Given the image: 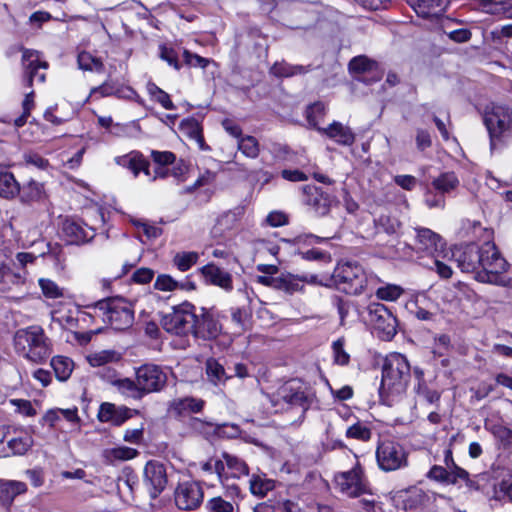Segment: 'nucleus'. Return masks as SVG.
<instances>
[{"instance_id":"49530a36","label":"nucleus","mask_w":512,"mask_h":512,"mask_svg":"<svg viewBox=\"0 0 512 512\" xmlns=\"http://www.w3.org/2000/svg\"><path fill=\"white\" fill-rule=\"evenodd\" d=\"M147 91L151 98L158 102L164 109L172 110L175 109V105L170 99V96L161 88L154 83L147 84Z\"/></svg>"},{"instance_id":"20e7f679","label":"nucleus","mask_w":512,"mask_h":512,"mask_svg":"<svg viewBox=\"0 0 512 512\" xmlns=\"http://www.w3.org/2000/svg\"><path fill=\"white\" fill-rule=\"evenodd\" d=\"M332 281L336 288L346 294L359 295L368 289H373L379 278L373 273L366 272L357 263H338L332 274Z\"/></svg>"},{"instance_id":"13d9d810","label":"nucleus","mask_w":512,"mask_h":512,"mask_svg":"<svg viewBox=\"0 0 512 512\" xmlns=\"http://www.w3.org/2000/svg\"><path fill=\"white\" fill-rule=\"evenodd\" d=\"M10 405L15 408V412L22 416L33 417L36 415V409L32 406V403L26 399H10Z\"/></svg>"},{"instance_id":"6ab92c4d","label":"nucleus","mask_w":512,"mask_h":512,"mask_svg":"<svg viewBox=\"0 0 512 512\" xmlns=\"http://www.w3.org/2000/svg\"><path fill=\"white\" fill-rule=\"evenodd\" d=\"M62 233L70 244H81L94 237L92 227L74 219H66L62 225Z\"/></svg>"},{"instance_id":"4c0bfd02","label":"nucleus","mask_w":512,"mask_h":512,"mask_svg":"<svg viewBox=\"0 0 512 512\" xmlns=\"http://www.w3.org/2000/svg\"><path fill=\"white\" fill-rule=\"evenodd\" d=\"M114 385L117 387L118 391L126 397L139 400L144 396L137 378L135 381L129 378L119 379L114 382Z\"/></svg>"},{"instance_id":"0e129e2a","label":"nucleus","mask_w":512,"mask_h":512,"mask_svg":"<svg viewBox=\"0 0 512 512\" xmlns=\"http://www.w3.org/2000/svg\"><path fill=\"white\" fill-rule=\"evenodd\" d=\"M154 271L150 268L142 267L134 271L132 281L137 284H148L154 277Z\"/></svg>"},{"instance_id":"2eb2a0df","label":"nucleus","mask_w":512,"mask_h":512,"mask_svg":"<svg viewBox=\"0 0 512 512\" xmlns=\"http://www.w3.org/2000/svg\"><path fill=\"white\" fill-rule=\"evenodd\" d=\"M143 474V482L151 498H157L167 485V474L164 465L157 461H148Z\"/></svg>"},{"instance_id":"79ce46f5","label":"nucleus","mask_w":512,"mask_h":512,"mask_svg":"<svg viewBox=\"0 0 512 512\" xmlns=\"http://www.w3.org/2000/svg\"><path fill=\"white\" fill-rule=\"evenodd\" d=\"M270 71L276 77H292L294 75L304 74L308 71V69L302 65H291L282 61L276 62L271 67Z\"/></svg>"},{"instance_id":"e433bc0d","label":"nucleus","mask_w":512,"mask_h":512,"mask_svg":"<svg viewBox=\"0 0 512 512\" xmlns=\"http://www.w3.org/2000/svg\"><path fill=\"white\" fill-rule=\"evenodd\" d=\"M204 407V401L196 398H183L173 401L171 408L177 414L198 413Z\"/></svg>"},{"instance_id":"a878e982","label":"nucleus","mask_w":512,"mask_h":512,"mask_svg":"<svg viewBox=\"0 0 512 512\" xmlns=\"http://www.w3.org/2000/svg\"><path fill=\"white\" fill-rule=\"evenodd\" d=\"M138 455L139 451L137 449L124 445L106 448L101 453L104 463L108 465H116L119 462L129 461L136 458Z\"/></svg>"},{"instance_id":"680f3d73","label":"nucleus","mask_w":512,"mask_h":512,"mask_svg":"<svg viewBox=\"0 0 512 512\" xmlns=\"http://www.w3.org/2000/svg\"><path fill=\"white\" fill-rule=\"evenodd\" d=\"M378 224L388 234L397 233L401 226L399 220L391 215H381Z\"/></svg>"},{"instance_id":"4468645a","label":"nucleus","mask_w":512,"mask_h":512,"mask_svg":"<svg viewBox=\"0 0 512 512\" xmlns=\"http://www.w3.org/2000/svg\"><path fill=\"white\" fill-rule=\"evenodd\" d=\"M397 507L406 512H424L428 507L430 497L422 489L411 487L407 490L397 491L393 497Z\"/></svg>"},{"instance_id":"39448f33","label":"nucleus","mask_w":512,"mask_h":512,"mask_svg":"<svg viewBox=\"0 0 512 512\" xmlns=\"http://www.w3.org/2000/svg\"><path fill=\"white\" fill-rule=\"evenodd\" d=\"M483 123L487 129L490 147L495 149L512 139V108L489 103L483 110Z\"/></svg>"},{"instance_id":"2f4dec72","label":"nucleus","mask_w":512,"mask_h":512,"mask_svg":"<svg viewBox=\"0 0 512 512\" xmlns=\"http://www.w3.org/2000/svg\"><path fill=\"white\" fill-rule=\"evenodd\" d=\"M21 191V186L13 173L0 171V197L6 200L15 199Z\"/></svg>"},{"instance_id":"9b49d317","label":"nucleus","mask_w":512,"mask_h":512,"mask_svg":"<svg viewBox=\"0 0 512 512\" xmlns=\"http://www.w3.org/2000/svg\"><path fill=\"white\" fill-rule=\"evenodd\" d=\"M334 480L337 489L348 497H357L368 490L366 479L358 461L351 470L336 474Z\"/></svg>"},{"instance_id":"8fccbe9b","label":"nucleus","mask_w":512,"mask_h":512,"mask_svg":"<svg viewBox=\"0 0 512 512\" xmlns=\"http://www.w3.org/2000/svg\"><path fill=\"white\" fill-rule=\"evenodd\" d=\"M0 488L3 493H6V497L10 500L27 491V486L24 482L14 480L3 482Z\"/></svg>"},{"instance_id":"69168bd1","label":"nucleus","mask_w":512,"mask_h":512,"mask_svg":"<svg viewBox=\"0 0 512 512\" xmlns=\"http://www.w3.org/2000/svg\"><path fill=\"white\" fill-rule=\"evenodd\" d=\"M151 156L153 161L157 165L167 166L174 163L176 157L172 152L169 151H152Z\"/></svg>"},{"instance_id":"412c9836","label":"nucleus","mask_w":512,"mask_h":512,"mask_svg":"<svg viewBox=\"0 0 512 512\" xmlns=\"http://www.w3.org/2000/svg\"><path fill=\"white\" fill-rule=\"evenodd\" d=\"M244 215L243 207H235L229 211L222 213L216 220L213 232L216 235H226L238 229Z\"/></svg>"},{"instance_id":"a18cd8bd","label":"nucleus","mask_w":512,"mask_h":512,"mask_svg":"<svg viewBox=\"0 0 512 512\" xmlns=\"http://www.w3.org/2000/svg\"><path fill=\"white\" fill-rule=\"evenodd\" d=\"M38 285L44 297L48 299H58L64 296V289L49 278H39Z\"/></svg>"},{"instance_id":"f03ea898","label":"nucleus","mask_w":512,"mask_h":512,"mask_svg":"<svg viewBox=\"0 0 512 512\" xmlns=\"http://www.w3.org/2000/svg\"><path fill=\"white\" fill-rule=\"evenodd\" d=\"M410 378L411 369L407 358L400 353L389 354L383 365L379 388L383 402L393 405L406 392Z\"/></svg>"},{"instance_id":"4be33fe9","label":"nucleus","mask_w":512,"mask_h":512,"mask_svg":"<svg viewBox=\"0 0 512 512\" xmlns=\"http://www.w3.org/2000/svg\"><path fill=\"white\" fill-rule=\"evenodd\" d=\"M303 193L305 195V204L312 207L317 214L325 215L328 213L331 198L327 193L313 185L304 186Z\"/></svg>"},{"instance_id":"bb28decb","label":"nucleus","mask_w":512,"mask_h":512,"mask_svg":"<svg viewBox=\"0 0 512 512\" xmlns=\"http://www.w3.org/2000/svg\"><path fill=\"white\" fill-rule=\"evenodd\" d=\"M118 165L129 169L134 176H138L143 172L147 177H150L149 163L139 152H131L127 155L116 158Z\"/></svg>"},{"instance_id":"a211bd4d","label":"nucleus","mask_w":512,"mask_h":512,"mask_svg":"<svg viewBox=\"0 0 512 512\" xmlns=\"http://www.w3.org/2000/svg\"><path fill=\"white\" fill-rule=\"evenodd\" d=\"M416 247L419 252L433 256L445 248V242L437 233L428 228L416 229Z\"/></svg>"},{"instance_id":"423d86ee","label":"nucleus","mask_w":512,"mask_h":512,"mask_svg":"<svg viewBox=\"0 0 512 512\" xmlns=\"http://www.w3.org/2000/svg\"><path fill=\"white\" fill-rule=\"evenodd\" d=\"M94 313L114 330H126L134 323L133 304L122 297L99 301L94 307Z\"/></svg>"},{"instance_id":"c03bdc74","label":"nucleus","mask_w":512,"mask_h":512,"mask_svg":"<svg viewBox=\"0 0 512 512\" xmlns=\"http://www.w3.org/2000/svg\"><path fill=\"white\" fill-rule=\"evenodd\" d=\"M206 373L209 380L215 385L224 383L228 378V376L225 373L224 367L215 359L207 360Z\"/></svg>"},{"instance_id":"09e8293b","label":"nucleus","mask_w":512,"mask_h":512,"mask_svg":"<svg viewBox=\"0 0 512 512\" xmlns=\"http://www.w3.org/2000/svg\"><path fill=\"white\" fill-rule=\"evenodd\" d=\"M87 359L91 366L99 367L117 361L119 359V356L114 351L104 350L89 355Z\"/></svg>"},{"instance_id":"7c9ffc66","label":"nucleus","mask_w":512,"mask_h":512,"mask_svg":"<svg viewBox=\"0 0 512 512\" xmlns=\"http://www.w3.org/2000/svg\"><path fill=\"white\" fill-rule=\"evenodd\" d=\"M223 459L225 465L224 482L228 480L229 477L241 478L242 476H248L249 469L243 460L228 453L223 454Z\"/></svg>"},{"instance_id":"5fc2aeb1","label":"nucleus","mask_w":512,"mask_h":512,"mask_svg":"<svg viewBox=\"0 0 512 512\" xmlns=\"http://www.w3.org/2000/svg\"><path fill=\"white\" fill-rule=\"evenodd\" d=\"M344 339L339 338L332 343L333 359L337 365L345 366L350 361V355L344 349Z\"/></svg>"},{"instance_id":"603ef678","label":"nucleus","mask_w":512,"mask_h":512,"mask_svg":"<svg viewBox=\"0 0 512 512\" xmlns=\"http://www.w3.org/2000/svg\"><path fill=\"white\" fill-rule=\"evenodd\" d=\"M249 483L250 491L256 496H265L268 491L273 489L272 481L260 476H252Z\"/></svg>"},{"instance_id":"393cba45","label":"nucleus","mask_w":512,"mask_h":512,"mask_svg":"<svg viewBox=\"0 0 512 512\" xmlns=\"http://www.w3.org/2000/svg\"><path fill=\"white\" fill-rule=\"evenodd\" d=\"M317 130L340 145L351 146L355 141V134L350 127L338 121L332 122L326 128H317Z\"/></svg>"},{"instance_id":"c85d7f7f","label":"nucleus","mask_w":512,"mask_h":512,"mask_svg":"<svg viewBox=\"0 0 512 512\" xmlns=\"http://www.w3.org/2000/svg\"><path fill=\"white\" fill-rule=\"evenodd\" d=\"M20 201L24 204L40 203L47 199L44 184L36 180H29L21 187Z\"/></svg>"},{"instance_id":"052dcab7","label":"nucleus","mask_w":512,"mask_h":512,"mask_svg":"<svg viewBox=\"0 0 512 512\" xmlns=\"http://www.w3.org/2000/svg\"><path fill=\"white\" fill-rule=\"evenodd\" d=\"M207 509L211 512H234V506L231 502L221 497L211 498L207 504Z\"/></svg>"},{"instance_id":"f257e3e1","label":"nucleus","mask_w":512,"mask_h":512,"mask_svg":"<svg viewBox=\"0 0 512 512\" xmlns=\"http://www.w3.org/2000/svg\"><path fill=\"white\" fill-rule=\"evenodd\" d=\"M457 263L463 272H477V279L481 282L512 289V279L504 275L508 263L490 241L481 246L475 243L466 245Z\"/></svg>"},{"instance_id":"ea45409f","label":"nucleus","mask_w":512,"mask_h":512,"mask_svg":"<svg viewBox=\"0 0 512 512\" xmlns=\"http://www.w3.org/2000/svg\"><path fill=\"white\" fill-rule=\"evenodd\" d=\"M238 150L247 158L255 159L260 154V144L251 135H246L237 141Z\"/></svg>"},{"instance_id":"6e6d98bb","label":"nucleus","mask_w":512,"mask_h":512,"mask_svg":"<svg viewBox=\"0 0 512 512\" xmlns=\"http://www.w3.org/2000/svg\"><path fill=\"white\" fill-rule=\"evenodd\" d=\"M325 111H326V107L321 102H316V103L310 105L306 111V117H307V121L309 122V124L316 129L319 128L318 127L319 119L324 116Z\"/></svg>"},{"instance_id":"37998d69","label":"nucleus","mask_w":512,"mask_h":512,"mask_svg":"<svg viewBox=\"0 0 512 512\" xmlns=\"http://www.w3.org/2000/svg\"><path fill=\"white\" fill-rule=\"evenodd\" d=\"M345 436L349 439L367 442L372 437V431L367 424L357 421L346 429Z\"/></svg>"},{"instance_id":"1a4fd4ad","label":"nucleus","mask_w":512,"mask_h":512,"mask_svg":"<svg viewBox=\"0 0 512 512\" xmlns=\"http://www.w3.org/2000/svg\"><path fill=\"white\" fill-rule=\"evenodd\" d=\"M376 461L381 470L395 471L407 466V452L401 444L393 440H382L376 448Z\"/></svg>"},{"instance_id":"473e14b6","label":"nucleus","mask_w":512,"mask_h":512,"mask_svg":"<svg viewBox=\"0 0 512 512\" xmlns=\"http://www.w3.org/2000/svg\"><path fill=\"white\" fill-rule=\"evenodd\" d=\"M26 275L16 273L11 268L1 265L0 266V290L7 292L12 290L13 286H21L25 283Z\"/></svg>"},{"instance_id":"72a5a7b5","label":"nucleus","mask_w":512,"mask_h":512,"mask_svg":"<svg viewBox=\"0 0 512 512\" xmlns=\"http://www.w3.org/2000/svg\"><path fill=\"white\" fill-rule=\"evenodd\" d=\"M458 186L459 179L453 172L442 173L431 183V188L443 196L454 191Z\"/></svg>"},{"instance_id":"864d4df0","label":"nucleus","mask_w":512,"mask_h":512,"mask_svg":"<svg viewBox=\"0 0 512 512\" xmlns=\"http://www.w3.org/2000/svg\"><path fill=\"white\" fill-rule=\"evenodd\" d=\"M485 7V11L490 14L505 13L512 8L510 0H479Z\"/></svg>"},{"instance_id":"cd10ccee","label":"nucleus","mask_w":512,"mask_h":512,"mask_svg":"<svg viewBox=\"0 0 512 512\" xmlns=\"http://www.w3.org/2000/svg\"><path fill=\"white\" fill-rule=\"evenodd\" d=\"M315 280V276H311L308 279L306 277H299L290 273L281 274L277 276L276 290L283 291L287 294H293L303 290L304 282L314 283Z\"/></svg>"},{"instance_id":"f8f14e48","label":"nucleus","mask_w":512,"mask_h":512,"mask_svg":"<svg viewBox=\"0 0 512 512\" xmlns=\"http://www.w3.org/2000/svg\"><path fill=\"white\" fill-rule=\"evenodd\" d=\"M204 493L196 481H184L177 485L174 491V501L180 510L197 509L203 502Z\"/></svg>"},{"instance_id":"c756f323","label":"nucleus","mask_w":512,"mask_h":512,"mask_svg":"<svg viewBox=\"0 0 512 512\" xmlns=\"http://www.w3.org/2000/svg\"><path fill=\"white\" fill-rule=\"evenodd\" d=\"M445 3L446 0H408L410 7L422 18L439 15L443 11Z\"/></svg>"},{"instance_id":"c9c22d12","label":"nucleus","mask_w":512,"mask_h":512,"mask_svg":"<svg viewBox=\"0 0 512 512\" xmlns=\"http://www.w3.org/2000/svg\"><path fill=\"white\" fill-rule=\"evenodd\" d=\"M51 366L55 372V375L58 380L66 381L73 369L74 363L73 361L65 356H55L51 359Z\"/></svg>"},{"instance_id":"a19ab883","label":"nucleus","mask_w":512,"mask_h":512,"mask_svg":"<svg viewBox=\"0 0 512 512\" xmlns=\"http://www.w3.org/2000/svg\"><path fill=\"white\" fill-rule=\"evenodd\" d=\"M199 260V254L195 251L178 252L173 257V265L181 272L188 271Z\"/></svg>"},{"instance_id":"de8ad7c7","label":"nucleus","mask_w":512,"mask_h":512,"mask_svg":"<svg viewBox=\"0 0 512 512\" xmlns=\"http://www.w3.org/2000/svg\"><path fill=\"white\" fill-rule=\"evenodd\" d=\"M404 293V289L396 284H386L376 289V296L383 301H396Z\"/></svg>"},{"instance_id":"f3484780","label":"nucleus","mask_w":512,"mask_h":512,"mask_svg":"<svg viewBox=\"0 0 512 512\" xmlns=\"http://www.w3.org/2000/svg\"><path fill=\"white\" fill-rule=\"evenodd\" d=\"M22 61L29 86L32 85L34 80L40 83L45 81V73H39L38 70L47 69L48 63L41 61L39 51L25 49L22 54Z\"/></svg>"},{"instance_id":"dca6fc26","label":"nucleus","mask_w":512,"mask_h":512,"mask_svg":"<svg viewBox=\"0 0 512 512\" xmlns=\"http://www.w3.org/2000/svg\"><path fill=\"white\" fill-rule=\"evenodd\" d=\"M3 443H6L10 454L24 455L33 446V438L24 430L13 429V434H11L10 428H8L7 433H2L0 430V444Z\"/></svg>"},{"instance_id":"58836bf2","label":"nucleus","mask_w":512,"mask_h":512,"mask_svg":"<svg viewBox=\"0 0 512 512\" xmlns=\"http://www.w3.org/2000/svg\"><path fill=\"white\" fill-rule=\"evenodd\" d=\"M77 63L78 67L83 71L100 73L104 70V64L101 59L86 51L78 54Z\"/></svg>"},{"instance_id":"ddd939ff","label":"nucleus","mask_w":512,"mask_h":512,"mask_svg":"<svg viewBox=\"0 0 512 512\" xmlns=\"http://www.w3.org/2000/svg\"><path fill=\"white\" fill-rule=\"evenodd\" d=\"M140 389L144 395L160 391L167 382L166 373L157 365L146 364L136 370Z\"/></svg>"},{"instance_id":"338daca9","label":"nucleus","mask_w":512,"mask_h":512,"mask_svg":"<svg viewBox=\"0 0 512 512\" xmlns=\"http://www.w3.org/2000/svg\"><path fill=\"white\" fill-rule=\"evenodd\" d=\"M417 393L431 404L438 402L441 396L438 391L429 389L424 383H418Z\"/></svg>"},{"instance_id":"774afa93","label":"nucleus","mask_w":512,"mask_h":512,"mask_svg":"<svg viewBox=\"0 0 512 512\" xmlns=\"http://www.w3.org/2000/svg\"><path fill=\"white\" fill-rule=\"evenodd\" d=\"M491 432L495 437L499 438L502 442L506 444L512 443V431L509 428L504 427L502 425H494L491 428Z\"/></svg>"},{"instance_id":"6e6552de","label":"nucleus","mask_w":512,"mask_h":512,"mask_svg":"<svg viewBox=\"0 0 512 512\" xmlns=\"http://www.w3.org/2000/svg\"><path fill=\"white\" fill-rule=\"evenodd\" d=\"M314 394L311 388L300 380H291L282 385L271 400L277 405L280 400L291 407H300L306 411L313 401Z\"/></svg>"},{"instance_id":"7ed1b4c3","label":"nucleus","mask_w":512,"mask_h":512,"mask_svg":"<svg viewBox=\"0 0 512 512\" xmlns=\"http://www.w3.org/2000/svg\"><path fill=\"white\" fill-rule=\"evenodd\" d=\"M13 343L16 354L33 364L44 363L52 354L51 340L39 325L18 329Z\"/></svg>"},{"instance_id":"4d7b16f0","label":"nucleus","mask_w":512,"mask_h":512,"mask_svg":"<svg viewBox=\"0 0 512 512\" xmlns=\"http://www.w3.org/2000/svg\"><path fill=\"white\" fill-rule=\"evenodd\" d=\"M205 472L215 473L221 483L224 484L225 465L222 460L210 459L201 465Z\"/></svg>"},{"instance_id":"e2e57ef3","label":"nucleus","mask_w":512,"mask_h":512,"mask_svg":"<svg viewBox=\"0 0 512 512\" xmlns=\"http://www.w3.org/2000/svg\"><path fill=\"white\" fill-rule=\"evenodd\" d=\"M448 484H456L459 481L467 482L469 480V473L457 464H453L447 468Z\"/></svg>"},{"instance_id":"3c124183","label":"nucleus","mask_w":512,"mask_h":512,"mask_svg":"<svg viewBox=\"0 0 512 512\" xmlns=\"http://www.w3.org/2000/svg\"><path fill=\"white\" fill-rule=\"evenodd\" d=\"M154 288L162 292H174L178 290V280L169 274H159L155 279Z\"/></svg>"},{"instance_id":"f704fd0d","label":"nucleus","mask_w":512,"mask_h":512,"mask_svg":"<svg viewBox=\"0 0 512 512\" xmlns=\"http://www.w3.org/2000/svg\"><path fill=\"white\" fill-rule=\"evenodd\" d=\"M453 256L454 254H451L447 249L436 253L435 255L431 256L433 266H430V268H435L436 272L441 278H450L452 276V268L446 261H450Z\"/></svg>"},{"instance_id":"bf43d9fd","label":"nucleus","mask_w":512,"mask_h":512,"mask_svg":"<svg viewBox=\"0 0 512 512\" xmlns=\"http://www.w3.org/2000/svg\"><path fill=\"white\" fill-rule=\"evenodd\" d=\"M374 65L375 63L366 56H357L349 62V70L355 73H363L372 70Z\"/></svg>"},{"instance_id":"0eeeda50","label":"nucleus","mask_w":512,"mask_h":512,"mask_svg":"<svg viewBox=\"0 0 512 512\" xmlns=\"http://www.w3.org/2000/svg\"><path fill=\"white\" fill-rule=\"evenodd\" d=\"M197 315L195 307L189 302H184L173 307L170 313L162 318V327L169 333L175 335H187L193 333Z\"/></svg>"},{"instance_id":"5701e85b","label":"nucleus","mask_w":512,"mask_h":512,"mask_svg":"<svg viewBox=\"0 0 512 512\" xmlns=\"http://www.w3.org/2000/svg\"><path fill=\"white\" fill-rule=\"evenodd\" d=\"M97 417L100 422L120 426L131 417V410L125 406L118 407L112 403L105 402L100 405Z\"/></svg>"},{"instance_id":"aec40b11","label":"nucleus","mask_w":512,"mask_h":512,"mask_svg":"<svg viewBox=\"0 0 512 512\" xmlns=\"http://www.w3.org/2000/svg\"><path fill=\"white\" fill-rule=\"evenodd\" d=\"M199 272L203 276L206 283L218 286L227 292L233 289L231 274L218 267L217 265L209 263L201 267Z\"/></svg>"},{"instance_id":"b1692460","label":"nucleus","mask_w":512,"mask_h":512,"mask_svg":"<svg viewBox=\"0 0 512 512\" xmlns=\"http://www.w3.org/2000/svg\"><path fill=\"white\" fill-rule=\"evenodd\" d=\"M221 333V325L218 320L209 312H203L200 317L197 316L193 334L203 339H214Z\"/></svg>"},{"instance_id":"9d476101","label":"nucleus","mask_w":512,"mask_h":512,"mask_svg":"<svg viewBox=\"0 0 512 512\" xmlns=\"http://www.w3.org/2000/svg\"><path fill=\"white\" fill-rule=\"evenodd\" d=\"M369 321L373 325L378 337L382 340H391L397 332V319L391 311L381 303H372L368 308Z\"/></svg>"}]
</instances>
